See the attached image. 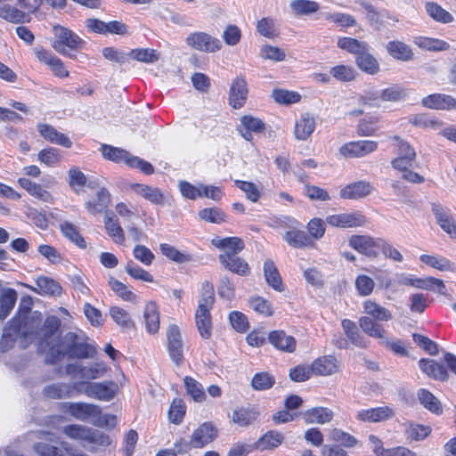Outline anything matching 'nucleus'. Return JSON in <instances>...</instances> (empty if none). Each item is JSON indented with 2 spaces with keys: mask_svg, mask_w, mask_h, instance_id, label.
<instances>
[{
  "mask_svg": "<svg viewBox=\"0 0 456 456\" xmlns=\"http://www.w3.org/2000/svg\"><path fill=\"white\" fill-rule=\"evenodd\" d=\"M218 431L211 422H204L191 436L192 448H203L217 437Z\"/></svg>",
  "mask_w": 456,
  "mask_h": 456,
  "instance_id": "obj_13",
  "label": "nucleus"
},
{
  "mask_svg": "<svg viewBox=\"0 0 456 456\" xmlns=\"http://www.w3.org/2000/svg\"><path fill=\"white\" fill-rule=\"evenodd\" d=\"M394 416L393 410L388 406L362 410L357 412V419L363 422H379Z\"/></svg>",
  "mask_w": 456,
  "mask_h": 456,
  "instance_id": "obj_23",
  "label": "nucleus"
},
{
  "mask_svg": "<svg viewBox=\"0 0 456 456\" xmlns=\"http://www.w3.org/2000/svg\"><path fill=\"white\" fill-rule=\"evenodd\" d=\"M125 270L127 274L135 280H141L147 282H153V276L133 261H128Z\"/></svg>",
  "mask_w": 456,
  "mask_h": 456,
  "instance_id": "obj_64",
  "label": "nucleus"
},
{
  "mask_svg": "<svg viewBox=\"0 0 456 456\" xmlns=\"http://www.w3.org/2000/svg\"><path fill=\"white\" fill-rule=\"evenodd\" d=\"M248 94V85L244 77H236L230 87L229 103L233 109L241 108L247 100Z\"/></svg>",
  "mask_w": 456,
  "mask_h": 456,
  "instance_id": "obj_14",
  "label": "nucleus"
},
{
  "mask_svg": "<svg viewBox=\"0 0 456 456\" xmlns=\"http://www.w3.org/2000/svg\"><path fill=\"white\" fill-rule=\"evenodd\" d=\"M110 314L119 327L127 330L134 328V322L131 319L130 314L123 308L112 306L110 308Z\"/></svg>",
  "mask_w": 456,
  "mask_h": 456,
  "instance_id": "obj_48",
  "label": "nucleus"
},
{
  "mask_svg": "<svg viewBox=\"0 0 456 456\" xmlns=\"http://www.w3.org/2000/svg\"><path fill=\"white\" fill-rule=\"evenodd\" d=\"M220 263L230 272L248 276L250 273V267L247 261L233 253H223L219 255Z\"/></svg>",
  "mask_w": 456,
  "mask_h": 456,
  "instance_id": "obj_16",
  "label": "nucleus"
},
{
  "mask_svg": "<svg viewBox=\"0 0 456 456\" xmlns=\"http://www.w3.org/2000/svg\"><path fill=\"white\" fill-rule=\"evenodd\" d=\"M334 412L326 407H314L303 413V419L307 424L323 425L332 420Z\"/></svg>",
  "mask_w": 456,
  "mask_h": 456,
  "instance_id": "obj_26",
  "label": "nucleus"
},
{
  "mask_svg": "<svg viewBox=\"0 0 456 456\" xmlns=\"http://www.w3.org/2000/svg\"><path fill=\"white\" fill-rule=\"evenodd\" d=\"M18 298L15 289L7 288L0 291V320H4L12 311Z\"/></svg>",
  "mask_w": 456,
  "mask_h": 456,
  "instance_id": "obj_31",
  "label": "nucleus"
},
{
  "mask_svg": "<svg viewBox=\"0 0 456 456\" xmlns=\"http://www.w3.org/2000/svg\"><path fill=\"white\" fill-rule=\"evenodd\" d=\"M127 55L144 63H154L159 59V53L156 50L148 48L133 49Z\"/></svg>",
  "mask_w": 456,
  "mask_h": 456,
  "instance_id": "obj_51",
  "label": "nucleus"
},
{
  "mask_svg": "<svg viewBox=\"0 0 456 456\" xmlns=\"http://www.w3.org/2000/svg\"><path fill=\"white\" fill-rule=\"evenodd\" d=\"M90 428L77 424L68 425L62 428V432L71 439L84 440L87 442Z\"/></svg>",
  "mask_w": 456,
  "mask_h": 456,
  "instance_id": "obj_63",
  "label": "nucleus"
},
{
  "mask_svg": "<svg viewBox=\"0 0 456 456\" xmlns=\"http://www.w3.org/2000/svg\"><path fill=\"white\" fill-rule=\"evenodd\" d=\"M42 394L51 400H60L72 396L73 388L70 384L65 382L51 383L44 387Z\"/></svg>",
  "mask_w": 456,
  "mask_h": 456,
  "instance_id": "obj_25",
  "label": "nucleus"
},
{
  "mask_svg": "<svg viewBox=\"0 0 456 456\" xmlns=\"http://www.w3.org/2000/svg\"><path fill=\"white\" fill-rule=\"evenodd\" d=\"M187 393L195 402L201 403L206 400V394L203 386L191 377L186 376L183 379Z\"/></svg>",
  "mask_w": 456,
  "mask_h": 456,
  "instance_id": "obj_50",
  "label": "nucleus"
},
{
  "mask_svg": "<svg viewBox=\"0 0 456 456\" xmlns=\"http://www.w3.org/2000/svg\"><path fill=\"white\" fill-rule=\"evenodd\" d=\"M374 191L372 184L366 181H359L346 185L340 191L342 199L357 200L370 195Z\"/></svg>",
  "mask_w": 456,
  "mask_h": 456,
  "instance_id": "obj_18",
  "label": "nucleus"
},
{
  "mask_svg": "<svg viewBox=\"0 0 456 456\" xmlns=\"http://www.w3.org/2000/svg\"><path fill=\"white\" fill-rule=\"evenodd\" d=\"M60 229L65 237H67L79 248H86L85 240L79 234L77 227L74 224L69 222H63L60 224Z\"/></svg>",
  "mask_w": 456,
  "mask_h": 456,
  "instance_id": "obj_57",
  "label": "nucleus"
},
{
  "mask_svg": "<svg viewBox=\"0 0 456 456\" xmlns=\"http://www.w3.org/2000/svg\"><path fill=\"white\" fill-rule=\"evenodd\" d=\"M363 309L368 315L367 317L374 320L377 323L379 322H388L393 318L388 309L370 299L363 303Z\"/></svg>",
  "mask_w": 456,
  "mask_h": 456,
  "instance_id": "obj_29",
  "label": "nucleus"
},
{
  "mask_svg": "<svg viewBox=\"0 0 456 456\" xmlns=\"http://www.w3.org/2000/svg\"><path fill=\"white\" fill-rule=\"evenodd\" d=\"M356 64L360 69L370 75H375L379 71V63L377 59L369 53L362 51L356 56Z\"/></svg>",
  "mask_w": 456,
  "mask_h": 456,
  "instance_id": "obj_36",
  "label": "nucleus"
},
{
  "mask_svg": "<svg viewBox=\"0 0 456 456\" xmlns=\"http://www.w3.org/2000/svg\"><path fill=\"white\" fill-rule=\"evenodd\" d=\"M0 17L12 23H24L30 20L28 13L8 4L0 6Z\"/></svg>",
  "mask_w": 456,
  "mask_h": 456,
  "instance_id": "obj_39",
  "label": "nucleus"
},
{
  "mask_svg": "<svg viewBox=\"0 0 456 456\" xmlns=\"http://www.w3.org/2000/svg\"><path fill=\"white\" fill-rule=\"evenodd\" d=\"M425 9L428 14L438 22L450 23L453 20L452 15L435 2H427Z\"/></svg>",
  "mask_w": 456,
  "mask_h": 456,
  "instance_id": "obj_42",
  "label": "nucleus"
},
{
  "mask_svg": "<svg viewBox=\"0 0 456 456\" xmlns=\"http://www.w3.org/2000/svg\"><path fill=\"white\" fill-rule=\"evenodd\" d=\"M420 260L424 264L440 271L452 270V263L444 256H436L431 255H421Z\"/></svg>",
  "mask_w": 456,
  "mask_h": 456,
  "instance_id": "obj_62",
  "label": "nucleus"
},
{
  "mask_svg": "<svg viewBox=\"0 0 456 456\" xmlns=\"http://www.w3.org/2000/svg\"><path fill=\"white\" fill-rule=\"evenodd\" d=\"M431 432L428 426L410 423L405 426L407 439L419 441L427 437Z\"/></svg>",
  "mask_w": 456,
  "mask_h": 456,
  "instance_id": "obj_60",
  "label": "nucleus"
},
{
  "mask_svg": "<svg viewBox=\"0 0 456 456\" xmlns=\"http://www.w3.org/2000/svg\"><path fill=\"white\" fill-rule=\"evenodd\" d=\"M284 436L278 431H268L264 434L256 442V448L261 451L272 450L282 444Z\"/></svg>",
  "mask_w": 456,
  "mask_h": 456,
  "instance_id": "obj_38",
  "label": "nucleus"
},
{
  "mask_svg": "<svg viewBox=\"0 0 456 456\" xmlns=\"http://www.w3.org/2000/svg\"><path fill=\"white\" fill-rule=\"evenodd\" d=\"M418 397L420 403L430 411L435 413L442 412V407L439 400L428 390L420 389L418 392Z\"/></svg>",
  "mask_w": 456,
  "mask_h": 456,
  "instance_id": "obj_52",
  "label": "nucleus"
},
{
  "mask_svg": "<svg viewBox=\"0 0 456 456\" xmlns=\"http://www.w3.org/2000/svg\"><path fill=\"white\" fill-rule=\"evenodd\" d=\"M104 227L106 232L117 244H122L125 241V234L122 227L118 224V220L105 216L104 217Z\"/></svg>",
  "mask_w": 456,
  "mask_h": 456,
  "instance_id": "obj_44",
  "label": "nucleus"
},
{
  "mask_svg": "<svg viewBox=\"0 0 456 456\" xmlns=\"http://www.w3.org/2000/svg\"><path fill=\"white\" fill-rule=\"evenodd\" d=\"M195 321L198 330L204 339H208L212 334V321L210 310L197 308Z\"/></svg>",
  "mask_w": 456,
  "mask_h": 456,
  "instance_id": "obj_33",
  "label": "nucleus"
},
{
  "mask_svg": "<svg viewBox=\"0 0 456 456\" xmlns=\"http://www.w3.org/2000/svg\"><path fill=\"white\" fill-rule=\"evenodd\" d=\"M315 118L310 113H304L296 121L294 127V135L297 140L305 141L315 129Z\"/></svg>",
  "mask_w": 456,
  "mask_h": 456,
  "instance_id": "obj_21",
  "label": "nucleus"
},
{
  "mask_svg": "<svg viewBox=\"0 0 456 456\" xmlns=\"http://www.w3.org/2000/svg\"><path fill=\"white\" fill-rule=\"evenodd\" d=\"M213 244L221 249H224V253H233L237 255L244 248V243L241 239L238 237H228L213 240Z\"/></svg>",
  "mask_w": 456,
  "mask_h": 456,
  "instance_id": "obj_45",
  "label": "nucleus"
},
{
  "mask_svg": "<svg viewBox=\"0 0 456 456\" xmlns=\"http://www.w3.org/2000/svg\"><path fill=\"white\" fill-rule=\"evenodd\" d=\"M110 202V191L106 188H101L96 193V198L86 200L85 207L90 214L96 215L107 208Z\"/></svg>",
  "mask_w": 456,
  "mask_h": 456,
  "instance_id": "obj_27",
  "label": "nucleus"
},
{
  "mask_svg": "<svg viewBox=\"0 0 456 456\" xmlns=\"http://www.w3.org/2000/svg\"><path fill=\"white\" fill-rule=\"evenodd\" d=\"M37 131L41 136L50 142L59 144L65 148H70L72 142L62 133L58 132L53 126L48 124H38Z\"/></svg>",
  "mask_w": 456,
  "mask_h": 456,
  "instance_id": "obj_24",
  "label": "nucleus"
},
{
  "mask_svg": "<svg viewBox=\"0 0 456 456\" xmlns=\"http://www.w3.org/2000/svg\"><path fill=\"white\" fill-rule=\"evenodd\" d=\"M419 366L424 373L434 379L445 381L449 377L445 368L435 360L420 359Z\"/></svg>",
  "mask_w": 456,
  "mask_h": 456,
  "instance_id": "obj_28",
  "label": "nucleus"
},
{
  "mask_svg": "<svg viewBox=\"0 0 456 456\" xmlns=\"http://www.w3.org/2000/svg\"><path fill=\"white\" fill-rule=\"evenodd\" d=\"M264 275L267 284L276 291H283V284L279 272L272 260H266L264 264Z\"/></svg>",
  "mask_w": 456,
  "mask_h": 456,
  "instance_id": "obj_35",
  "label": "nucleus"
},
{
  "mask_svg": "<svg viewBox=\"0 0 456 456\" xmlns=\"http://www.w3.org/2000/svg\"><path fill=\"white\" fill-rule=\"evenodd\" d=\"M33 305L30 296H23L20 298L17 314L6 324L0 340V350L5 352L12 348L19 337L27 336L29 328L28 327V316Z\"/></svg>",
  "mask_w": 456,
  "mask_h": 456,
  "instance_id": "obj_2",
  "label": "nucleus"
},
{
  "mask_svg": "<svg viewBox=\"0 0 456 456\" xmlns=\"http://www.w3.org/2000/svg\"><path fill=\"white\" fill-rule=\"evenodd\" d=\"M414 287L420 289L435 291L441 295H446V288L444 281L437 278H416Z\"/></svg>",
  "mask_w": 456,
  "mask_h": 456,
  "instance_id": "obj_41",
  "label": "nucleus"
},
{
  "mask_svg": "<svg viewBox=\"0 0 456 456\" xmlns=\"http://www.w3.org/2000/svg\"><path fill=\"white\" fill-rule=\"evenodd\" d=\"M83 41L72 30H61L52 46L60 53L69 55L70 51L81 48Z\"/></svg>",
  "mask_w": 456,
  "mask_h": 456,
  "instance_id": "obj_11",
  "label": "nucleus"
},
{
  "mask_svg": "<svg viewBox=\"0 0 456 456\" xmlns=\"http://www.w3.org/2000/svg\"><path fill=\"white\" fill-rule=\"evenodd\" d=\"M274 383V377L265 371L256 373L251 379L252 388L257 391L269 389Z\"/></svg>",
  "mask_w": 456,
  "mask_h": 456,
  "instance_id": "obj_55",
  "label": "nucleus"
},
{
  "mask_svg": "<svg viewBox=\"0 0 456 456\" xmlns=\"http://www.w3.org/2000/svg\"><path fill=\"white\" fill-rule=\"evenodd\" d=\"M359 326L367 335L380 339V343L391 349L395 354L405 356L408 351L402 341H390L385 336V330L379 323L369 317H361Z\"/></svg>",
  "mask_w": 456,
  "mask_h": 456,
  "instance_id": "obj_4",
  "label": "nucleus"
},
{
  "mask_svg": "<svg viewBox=\"0 0 456 456\" xmlns=\"http://www.w3.org/2000/svg\"><path fill=\"white\" fill-rule=\"evenodd\" d=\"M387 50L388 53L396 60L408 61L413 58L411 49L403 42L391 41L387 45Z\"/></svg>",
  "mask_w": 456,
  "mask_h": 456,
  "instance_id": "obj_37",
  "label": "nucleus"
},
{
  "mask_svg": "<svg viewBox=\"0 0 456 456\" xmlns=\"http://www.w3.org/2000/svg\"><path fill=\"white\" fill-rule=\"evenodd\" d=\"M340 369L339 362L332 355H325L315 359L311 364L313 374L330 376L338 373Z\"/></svg>",
  "mask_w": 456,
  "mask_h": 456,
  "instance_id": "obj_15",
  "label": "nucleus"
},
{
  "mask_svg": "<svg viewBox=\"0 0 456 456\" xmlns=\"http://www.w3.org/2000/svg\"><path fill=\"white\" fill-rule=\"evenodd\" d=\"M187 44L200 52L214 53L221 48V42L205 32H194L189 35Z\"/></svg>",
  "mask_w": 456,
  "mask_h": 456,
  "instance_id": "obj_12",
  "label": "nucleus"
},
{
  "mask_svg": "<svg viewBox=\"0 0 456 456\" xmlns=\"http://www.w3.org/2000/svg\"><path fill=\"white\" fill-rule=\"evenodd\" d=\"M107 371V368L103 362H94L88 365H83L80 370V379H96L102 376Z\"/></svg>",
  "mask_w": 456,
  "mask_h": 456,
  "instance_id": "obj_49",
  "label": "nucleus"
},
{
  "mask_svg": "<svg viewBox=\"0 0 456 456\" xmlns=\"http://www.w3.org/2000/svg\"><path fill=\"white\" fill-rule=\"evenodd\" d=\"M215 301L214 286L206 281L201 286L198 308L210 310Z\"/></svg>",
  "mask_w": 456,
  "mask_h": 456,
  "instance_id": "obj_54",
  "label": "nucleus"
},
{
  "mask_svg": "<svg viewBox=\"0 0 456 456\" xmlns=\"http://www.w3.org/2000/svg\"><path fill=\"white\" fill-rule=\"evenodd\" d=\"M330 75L340 82H351L355 79V69L347 65H338L330 70Z\"/></svg>",
  "mask_w": 456,
  "mask_h": 456,
  "instance_id": "obj_56",
  "label": "nucleus"
},
{
  "mask_svg": "<svg viewBox=\"0 0 456 456\" xmlns=\"http://www.w3.org/2000/svg\"><path fill=\"white\" fill-rule=\"evenodd\" d=\"M160 251L168 259L178 264L186 263L191 259L190 255L182 253L175 247L167 243L160 244Z\"/></svg>",
  "mask_w": 456,
  "mask_h": 456,
  "instance_id": "obj_59",
  "label": "nucleus"
},
{
  "mask_svg": "<svg viewBox=\"0 0 456 456\" xmlns=\"http://www.w3.org/2000/svg\"><path fill=\"white\" fill-rule=\"evenodd\" d=\"M18 183L21 188L26 190L28 193H29L32 197L44 201V202H52L53 196L52 194L43 188L41 184H38L35 182L28 178H20L18 180Z\"/></svg>",
  "mask_w": 456,
  "mask_h": 456,
  "instance_id": "obj_30",
  "label": "nucleus"
},
{
  "mask_svg": "<svg viewBox=\"0 0 456 456\" xmlns=\"http://www.w3.org/2000/svg\"><path fill=\"white\" fill-rule=\"evenodd\" d=\"M325 222L332 227L346 229L363 226L366 218L359 212L339 213L327 216Z\"/></svg>",
  "mask_w": 456,
  "mask_h": 456,
  "instance_id": "obj_7",
  "label": "nucleus"
},
{
  "mask_svg": "<svg viewBox=\"0 0 456 456\" xmlns=\"http://www.w3.org/2000/svg\"><path fill=\"white\" fill-rule=\"evenodd\" d=\"M118 391V386L114 381L87 383L83 390L88 397L104 402L112 400Z\"/></svg>",
  "mask_w": 456,
  "mask_h": 456,
  "instance_id": "obj_5",
  "label": "nucleus"
},
{
  "mask_svg": "<svg viewBox=\"0 0 456 456\" xmlns=\"http://www.w3.org/2000/svg\"><path fill=\"white\" fill-rule=\"evenodd\" d=\"M23 285L39 295L59 297L62 294L61 286L54 280L45 276L38 277L36 280L37 288L30 287L27 284Z\"/></svg>",
  "mask_w": 456,
  "mask_h": 456,
  "instance_id": "obj_22",
  "label": "nucleus"
},
{
  "mask_svg": "<svg viewBox=\"0 0 456 456\" xmlns=\"http://www.w3.org/2000/svg\"><path fill=\"white\" fill-rule=\"evenodd\" d=\"M257 417L258 412L254 409L239 408L233 411L232 419L235 424L240 427H248L252 424Z\"/></svg>",
  "mask_w": 456,
  "mask_h": 456,
  "instance_id": "obj_43",
  "label": "nucleus"
},
{
  "mask_svg": "<svg viewBox=\"0 0 456 456\" xmlns=\"http://www.w3.org/2000/svg\"><path fill=\"white\" fill-rule=\"evenodd\" d=\"M146 330L150 334H155L159 329V314L155 302H148L143 312Z\"/></svg>",
  "mask_w": 456,
  "mask_h": 456,
  "instance_id": "obj_32",
  "label": "nucleus"
},
{
  "mask_svg": "<svg viewBox=\"0 0 456 456\" xmlns=\"http://www.w3.org/2000/svg\"><path fill=\"white\" fill-rule=\"evenodd\" d=\"M338 45L339 48L352 53L356 56L362 51L368 50V45L365 42L359 41L351 37L339 38L338 41Z\"/></svg>",
  "mask_w": 456,
  "mask_h": 456,
  "instance_id": "obj_53",
  "label": "nucleus"
},
{
  "mask_svg": "<svg viewBox=\"0 0 456 456\" xmlns=\"http://www.w3.org/2000/svg\"><path fill=\"white\" fill-rule=\"evenodd\" d=\"M380 239L368 235H352L348 240V243L351 248L359 253L369 257H377Z\"/></svg>",
  "mask_w": 456,
  "mask_h": 456,
  "instance_id": "obj_9",
  "label": "nucleus"
},
{
  "mask_svg": "<svg viewBox=\"0 0 456 456\" xmlns=\"http://www.w3.org/2000/svg\"><path fill=\"white\" fill-rule=\"evenodd\" d=\"M342 328L347 338L356 346L365 347L366 343L363 337L360 334L356 324L348 319L342 321Z\"/></svg>",
  "mask_w": 456,
  "mask_h": 456,
  "instance_id": "obj_47",
  "label": "nucleus"
},
{
  "mask_svg": "<svg viewBox=\"0 0 456 456\" xmlns=\"http://www.w3.org/2000/svg\"><path fill=\"white\" fill-rule=\"evenodd\" d=\"M378 142L371 140H361L344 144L339 151L346 158H362L374 152Z\"/></svg>",
  "mask_w": 456,
  "mask_h": 456,
  "instance_id": "obj_10",
  "label": "nucleus"
},
{
  "mask_svg": "<svg viewBox=\"0 0 456 456\" xmlns=\"http://www.w3.org/2000/svg\"><path fill=\"white\" fill-rule=\"evenodd\" d=\"M102 156L109 160L116 163L124 162L128 167L133 168H139L146 175H151L154 172L153 166L137 156L132 155L129 151L104 144L101 148Z\"/></svg>",
  "mask_w": 456,
  "mask_h": 456,
  "instance_id": "obj_3",
  "label": "nucleus"
},
{
  "mask_svg": "<svg viewBox=\"0 0 456 456\" xmlns=\"http://www.w3.org/2000/svg\"><path fill=\"white\" fill-rule=\"evenodd\" d=\"M167 350L171 360L179 366L183 362V343L179 328L172 324L167 331Z\"/></svg>",
  "mask_w": 456,
  "mask_h": 456,
  "instance_id": "obj_8",
  "label": "nucleus"
},
{
  "mask_svg": "<svg viewBox=\"0 0 456 456\" xmlns=\"http://www.w3.org/2000/svg\"><path fill=\"white\" fill-rule=\"evenodd\" d=\"M424 107L436 110L456 109V99L444 94H433L424 97L421 101Z\"/></svg>",
  "mask_w": 456,
  "mask_h": 456,
  "instance_id": "obj_19",
  "label": "nucleus"
},
{
  "mask_svg": "<svg viewBox=\"0 0 456 456\" xmlns=\"http://www.w3.org/2000/svg\"><path fill=\"white\" fill-rule=\"evenodd\" d=\"M132 188L138 195L153 204L161 205L164 202V194L159 188L140 183L134 184Z\"/></svg>",
  "mask_w": 456,
  "mask_h": 456,
  "instance_id": "obj_34",
  "label": "nucleus"
},
{
  "mask_svg": "<svg viewBox=\"0 0 456 456\" xmlns=\"http://www.w3.org/2000/svg\"><path fill=\"white\" fill-rule=\"evenodd\" d=\"M415 43L420 48L430 51H445L448 50L450 47L447 42L431 37H419L416 38Z\"/></svg>",
  "mask_w": 456,
  "mask_h": 456,
  "instance_id": "obj_61",
  "label": "nucleus"
},
{
  "mask_svg": "<svg viewBox=\"0 0 456 456\" xmlns=\"http://www.w3.org/2000/svg\"><path fill=\"white\" fill-rule=\"evenodd\" d=\"M432 211L440 227L452 238H456V223L449 210L439 204H432Z\"/></svg>",
  "mask_w": 456,
  "mask_h": 456,
  "instance_id": "obj_17",
  "label": "nucleus"
},
{
  "mask_svg": "<svg viewBox=\"0 0 456 456\" xmlns=\"http://www.w3.org/2000/svg\"><path fill=\"white\" fill-rule=\"evenodd\" d=\"M330 439L340 443L343 448H354L359 445V441L352 435L339 428H332L330 432Z\"/></svg>",
  "mask_w": 456,
  "mask_h": 456,
  "instance_id": "obj_46",
  "label": "nucleus"
},
{
  "mask_svg": "<svg viewBox=\"0 0 456 456\" xmlns=\"http://www.w3.org/2000/svg\"><path fill=\"white\" fill-rule=\"evenodd\" d=\"M283 239L294 248H303L311 244L310 239L303 231L287 232Z\"/></svg>",
  "mask_w": 456,
  "mask_h": 456,
  "instance_id": "obj_58",
  "label": "nucleus"
},
{
  "mask_svg": "<svg viewBox=\"0 0 456 456\" xmlns=\"http://www.w3.org/2000/svg\"><path fill=\"white\" fill-rule=\"evenodd\" d=\"M269 342L278 350L293 353L297 347L294 337L286 334L283 330H273L268 335Z\"/></svg>",
  "mask_w": 456,
  "mask_h": 456,
  "instance_id": "obj_20",
  "label": "nucleus"
},
{
  "mask_svg": "<svg viewBox=\"0 0 456 456\" xmlns=\"http://www.w3.org/2000/svg\"><path fill=\"white\" fill-rule=\"evenodd\" d=\"M289 6L292 12L297 16L310 15L320 9L319 3L313 0H294Z\"/></svg>",
  "mask_w": 456,
  "mask_h": 456,
  "instance_id": "obj_40",
  "label": "nucleus"
},
{
  "mask_svg": "<svg viewBox=\"0 0 456 456\" xmlns=\"http://www.w3.org/2000/svg\"><path fill=\"white\" fill-rule=\"evenodd\" d=\"M50 344L47 342L45 356V362L50 364L61 362L65 356L69 359H91L96 354L95 346L89 344L86 337L74 332H68L54 344Z\"/></svg>",
  "mask_w": 456,
  "mask_h": 456,
  "instance_id": "obj_1",
  "label": "nucleus"
},
{
  "mask_svg": "<svg viewBox=\"0 0 456 456\" xmlns=\"http://www.w3.org/2000/svg\"><path fill=\"white\" fill-rule=\"evenodd\" d=\"M62 411L70 414L81 421H87L100 416L102 409L99 405L87 403H62Z\"/></svg>",
  "mask_w": 456,
  "mask_h": 456,
  "instance_id": "obj_6",
  "label": "nucleus"
}]
</instances>
